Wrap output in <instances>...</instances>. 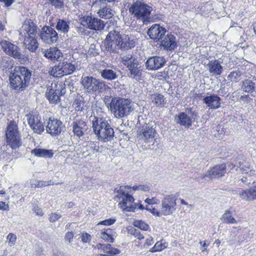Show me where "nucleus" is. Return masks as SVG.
Wrapping results in <instances>:
<instances>
[{
    "label": "nucleus",
    "instance_id": "f257e3e1",
    "mask_svg": "<svg viewBox=\"0 0 256 256\" xmlns=\"http://www.w3.org/2000/svg\"><path fill=\"white\" fill-rule=\"evenodd\" d=\"M104 45L108 51L117 53L120 50H126L134 48L135 42L131 35L120 34L118 32L112 30L106 36Z\"/></svg>",
    "mask_w": 256,
    "mask_h": 256
},
{
    "label": "nucleus",
    "instance_id": "f03ea898",
    "mask_svg": "<svg viewBox=\"0 0 256 256\" xmlns=\"http://www.w3.org/2000/svg\"><path fill=\"white\" fill-rule=\"evenodd\" d=\"M31 72L24 66H16L10 73V87L16 92L24 91L28 86L31 78Z\"/></svg>",
    "mask_w": 256,
    "mask_h": 256
},
{
    "label": "nucleus",
    "instance_id": "7ed1b4c3",
    "mask_svg": "<svg viewBox=\"0 0 256 256\" xmlns=\"http://www.w3.org/2000/svg\"><path fill=\"white\" fill-rule=\"evenodd\" d=\"M92 128L99 140L106 142L111 140L114 136V131L110 121L104 117L91 116Z\"/></svg>",
    "mask_w": 256,
    "mask_h": 256
},
{
    "label": "nucleus",
    "instance_id": "20e7f679",
    "mask_svg": "<svg viewBox=\"0 0 256 256\" xmlns=\"http://www.w3.org/2000/svg\"><path fill=\"white\" fill-rule=\"evenodd\" d=\"M131 186H120L116 196L118 206L123 210L134 212L136 209L143 210L142 204L134 202V198L132 194Z\"/></svg>",
    "mask_w": 256,
    "mask_h": 256
},
{
    "label": "nucleus",
    "instance_id": "39448f33",
    "mask_svg": "<svg viewBox=\"0 0 256 256\" xmlns=\"http://www.w3.org/2000/svg\"><path fill=\"white\" fill-rule=\"evenodd\" d=\"M80 84L84 92L89 94L108 92L111 90L104 82L92 76H82Z\"/></svg>",
    "mask_w": 256,
    "mask_h": 256
},
{
    "label": "nucleus",
    "instance_id": "423d86ee",
    "mask_svg": "<svg viewBox=\"0 0 256 256\" xmlns=\"http://www.w3.org/2000/svg\"><path fill=\"white\" fill-rule=\"evenodd\" d=\"M110 112L116 118H122L128 116L134 110V104L128 99L118 96L112 98Z\"/></svg>",
    "mask_w": 256,
    "mask_h": 256
},
{
    "label": "nucleus",
    "instance_id": "0eeeda50",
    "mask_svg": "<svg viewBox=\"0 0 256 256\" xmlns=\"http://www.w3.org/2000/svg\"><path fill=\"white\" fill-rule=\"evenodd\" d=\"M152 10V6L143 2L136 1L131 5L129 12L134 18L145 23L150 21V15Z\"/></svg>",
    "mask_w": 256,
    "mask_h": 256
},
{
    "label": "nucleus",
    "instance_id": "6e6552de",
    "mask_svg": "<svg viewBox=\"0 0 256 256\" xmlns=\"http://www.w3.org/2000/svg\"><path fill=\"white\" fill-rule=\"evenodd\" d=\"M5 136L6 144L12 150H16L22 146L21 135L16 122L12 120L8 123Z\"/></svg>",
    "mask_w": 256,
    "mask_h": 256
},
{
    "label": "nucleus",
    "instance_id": "1a4fd4ad",
    "mask_svg": "<svg viewBox=\"0 0 256 256\" xmlns=\"http://www.w3.org/2000/svg\"><path fill=\"white\" fill-rule=\"evenodd\" d=\"M46 96L50 102L52 104H58L60 102V95L64 94L65 92V84L63 82L54 83L50 88H48Z\"/></svg>",
    "mask_w": 256,
    "mask_h": 256
},
{
    "label": "nucleus",
    "instance_id": "9d476101",
    "mask_svg": "<svg viewBox=\"0 0 256 256\" xmlns=\"http://www.w3.org/2000/svg\"><path fill=\"white\" fill-rule=\"evenodd\" d=\"M157 134L155 128L150 126L140 127L137 131V138L142 142L152 144L155 142V136Z\"/></svg>",
    "mask_w": 256,
    "mask_h": 256
},
{
    "label": "nucleus",
    "instance_id": "9b49d317",
    "mask_svg": "<svg viewBox=\"0 0 256 256\" xmlns=\"http://www.w3.org/2000/svg\"><path fill=\"white\" fill-rule=\"evenodd\" d=\"M176 197L175 194L166 195L161 203V213L163 216H168L174 213L176 209Z\"/></svg>",
    "mask_w": 256,
    "mask_h": 256
},
{
    "label": "nucleus",
    "instance_id": "f8f14e48",
    "mask_svg": "<svg viewBox=\"0 0 256 256\" xmlns=\"http://www.w3.org/2000/svg\"><path fill=\"white\" fill-rule=\"evenodd\" d=\"M28 125L34 133L41 134L44 131V126L40 116L37 112L26 115Z\"/></svg>",
    "mask_w": 256,
    "mask_h": 256
},
{
    "label": "nucleus",
    "instance_id": "ddd939ff",
    "mask_svg": "<svg viewBox=\"0 0 256 256\" xmlns=\"http://www.w3.org/2000/svg\"><path fill=\"white\" fill-rule=\"evenodd\" d=\"M0 45L2 50L8 56L17 59L22 58L20 48L17 45L6 40H1Z\"/></svg>",
    "mask_w": 256,
    "mask_h": 256
},
{
    "label": "nucleus",
    "instance_id": "4468645a",
    "mask_svg": "<svg viewBox=\"0 0 256 256\" xmlns=\"http://www.w3.org/2000/svg\"><path fill=\"white\" fill-rule=\"evenodd\" d=\"M81 24L90 30H101L104 29L105 24L100 18L86 16L81 18Z\"/></svg>",
    "mask_w": 256,
    "mask_h": 256
},
{
    "label": "nucleus",
    "instance_id": "2eb2a0df",
    "mask_svg": "<svg viewBox=\"0 0 256 256\" xmlns=\"http://www.w3.org/2000/svg\"><path fill=\"white\" fill-rule=\"evenodd\" d=\"M40 38L44 43L51 44L57 42L58 36L54 28L44 26L40 31Z\"/></svg>",
    "mask_w": 256,
    "mask_h": 256
},
{
    "label": "nucleus",
    "instance_id": "dca6fc26",
    "mask_svg": "<svg viewBox=\"0 0 256 256\" xmlns=\"http://www.w3.org/2000/svg\"><path fill=\"white\" fill-rule=\"evenodd\" d=\"M38 32L36 25L31 20L24 21L22 26L20 30V35L21 38L36 36Z\"/></svg>",
    "mask_w": 256,
    "mask_h": 256
},
{
    "label": "nucleus",
    "instance_id": "f3484780",
    "mask_svg": "<svg viewBox=\"0 0 256 256\" xmlns=\"http://www.w3.org/2000/svg\"><path fill=\"white\" fill-rule=\"evenodd\" d=\"M62 122L54 118H50L46 126V130L52 136L59 134L62 130Z\"/></svg>",
    "mask_w": 256,
    "mask_h": 256
},
{
    "label": "nucleus",
    "instance_id": "a211bd4d",
    "mask_svg": "<svg viewBox=\"0 0 256 256\" xmlns=\"http://www.w3.org/2000/svg\"><path fill=\"white\" fill-rule=\"evenodd\" d=\"M166 32L165 28L159 24H152L147 32L148 35L151 39L157 42L162 39Z\"/></svg>",
    "mask_w": 256,
    "mask_h": 256
},
{
    "label": "nucleus",
    "instance_id": "6ab92c4d",
    "mask_svg": "<svg viewBox=\"0 0 256 256\" xmlns=\"http://www.w3.org/2000/svg\"><path fill=\"white\" fill-rule=\"evenodd\" d=\"M160 46L166 50L172 51L177 46L176 37L171 34H168L160 40Z\"/></svg>",
    "mask_w": 256,
    "mask_h": 256
},
{
    "label": "nucleus",
    "instance_id": "aec40b11",
    "mask_svg": "<svg viewBox=\"0 0 256 256\" xmlns=\"http://www.w3.org/2000/svg\"><path fill=\"white\" fill-rule=\"evenodd\" d=\"M234 194H238L240 197L246 201H252L256 199V184L250 187L249 189L243 190L237 188L233 191Z\"/></svg>",
    "mask_w": 256,
    "mask_h": 256
},
{
    "label": "nucleus",
    "instance_id": "412c9836",
    "mask_svg": "<svg viewBox=\"0 0 256 256\" xmlns=\"http://www.w3.org/2000/svg\"><path fill=\"white\" fill-rule=\"evenodd\" d=\"M166 62L162 56H154L150 58L146 62L148 70H157L162 68Z\"/></svg>",
    "mask_w": 256,
    "mask_h": 256
},
{
    "label": "nucleus",
    "instance_id": "4be33fe9",
    "mask_svg": "<svg viewBox=\"0 0 256 256\" xmlns=\"http://www.w3.org/2000/svg\"><path fill=\"white\" fill-rule=\"evenodd\" d=\"M226 164H222L220 165L216 166L209 170L206 174L201 176L202 178H204L206 177L210 178H220L224 176L226 172Z\"/></svg>",
    "mask_w": 256,
    "mask_h": 256
},
{
    "label": "nucleus",
    "instance_id": "5701e85b",
    "mask_svg": "<svg viewBox=\"0 0 256 256\" xmlns=\"http://www.w3.org/2000/svg\"><path fill=\"white\" fill-rule=\"evenodd\" d=\"M202 100L209 109L216 110L220 106L221 98L217 94H212L206 96Z\"/></svg>",
    "mask_w": 256,
    "mask_h": 256
},
{
    "label": "nucleus",
    "instance_id": "b1692460",
    "mask_svg": "<svg viewBox=\"0 0 256 256\" xmlns=\"http://www.w3.org/2000/svg\"><path fill=\"white\" fill-rule=\"evenodd\" d=\"M44 56L52 62L60 60L62 53L56 47H51L43 52Z\"/></svg>",
    "mask_w": 256,
    "mask_h": 256
},
{
    "label": "nucleus",
    "instance_id": "393cba45",
    "mask_svg": "<svg viewBox=\"0 0 256 256\" xmlns=\"http://www.w3.org/2000/svg\"><path fill=\"white\" fill-rule=\"evenodd\" d=\"M174 120L176 124L186 128H190L192 124V118L184 112H181L178 115H176Z\"/></svg>",
    "mask_w": 256,
    "mask_h": 256
},
{
    "label": "nucleus",
    "instance_id": "a878e982",
    "mask_svg": "<svg viewBox=\"0 0 256 256\" xmlns=\"http://www.w3.org/2000/svg\"><path fill=\"white\" fill-rule=\"evenodd\" d=\"M209 72L212 75L220 76L223 72V68L218 60H212L207 64Z\"/></svg>",
    "mask_w": 256,
    "mask_h": 256
},
{
    "label": "nucleus",
    "instance_id": "bb28decb",
    "mask_svg": "<svg viewBox=\"0 0 256 256\" xmlns=\"http://www.w3.org/2000/svg\"><path fill=\"white\" fill-rule=\"evenodd\" d=\"M24 44L25 48L32 52L36 50L38 46V44L36 38V36L23 37Z\"/></svg>",
    "mask_w": 256,
    "mask_h": 256
},
{
    "label": "nucleus",
    "instance_id": "cd10ccee",
    "mask_svg": "<svg viewBox=\"0 0 256 256\" xmlns=\"http://www.w3.org/2000/svg\"><path fill=\"white\" fill-rule=\"evenodd\" d=\"M73 132L75 135L80 137L84 135L86 130V123L81 120H75L72 122Z\"/></svg>",
    "mask_w": 256,
    "mask_h": 256
},
{
    "label": "nucleus",
    "instance_id": "c85d7f7f",
    "mask_svg": "<svg viewBox=\"0 0 256 256\" xmlns=\"http://www.w3.org/2000/svg\"><path fill=\"white\" fill-rule=\"evenodd\" d=\"M116 232L110 228L103 229L98 234L100 238L105 242H114V236Z\"/></svg>",
    "mask_w": 256,
    "mask_h": 256
},
{
    "label": "nucleus",
    "instance_id": "c756f323",
    "mask_svg": "<svg viewBox=\"0 0 256 256\" xmlns=\"http://www.w3.org/2000/svg\"><path fill=\"white\" fill-rule=\"evenodd\" d=\"M31 154L38 157L52 158L54 155V152L52 150L34 148L32 150Z\"/></svg>",
    "mask_w": 256,
    "mask_h": 256
},
{
    "label": "nucleus",
    "instance_id": "7c9ffc66",
    "mask_svg": "<svg viewBox=\"0 0 256 256\" xmlns=\"http://www.w3.org/2000/svg\"><path fill=\"white\" fill-rule=\"evenodd\" d=\"M98 249H102L104 254H107L110 256H116L120 252V250L118 248H113L110 244H97Z\"/></svg>",
    "mask_w": 256,
    "mask_h": 256
},
{
    "label": "nucleus",
    "instance_id": "2f4dec72",
    "mask_svg": "<svg viewBox=\"0 0 256 256\" xmlns=\"http://www.w3.org/2000/svg\"><path fill=\"white\" fill-rule=\"evenodd\" d=\"M125 66L128 67V70L130 71V76L131 78H134L140 76V72L138 68V63L136 60L132 63H128V62H125Z\"/></svg>",
    "mask_w": 256,
    "mask_h": 256
},
{
    "label": "nucleus",
    "instance_id": "473e14b6",
    "mask_svg": "<svg viewBox=\"0 0 256 256\" xmlns=\"http://www.w3.org/2000/svg\"><path fill=\"white\" fill-rule=\"evenodd\" d=\"M98 14L101 18L110 19L114 16V11L110 6H106L100 8Z\"/></svg>",
    "mask_w": 256,
    "mask_h": 256
},
{
    "label": "nucleus",
    "instance_id": "72a5a7b5",
    "mask_svg": "<svg viewBox=\"0 0 256 256\" xmlns=\"http://www.w3.org/2000/svg\"><path fill=\"white\" fill-rule=\"evenodd\" d=\"M60 63L61 64L64 76L72 74L76 70L75 64L70 60L60 62Z\"/></svg>",
    "mask_w": 256,
    "mask_h": 256
},
{
    "label": "nucleus",
    "instance_id": "f704fd0d",
    "mask_svg": "<svg viewBox=\"0 0 256 256\" xmlns=\"http://www.w3.org/2000/svg\"><path fill=\"white\" fill-rule=\"evenodd\" d=\"M50 74L55 78H61L64 76V72L61 64L59 62L58 64L52 66L48 72Z\"/></svg>",
    "mask_w": 256,
    "mask_h": 256
},
{
    "label": "nucleus",
    "instance_id": "c9c22d12",
    "mask_svg": "<svg viewBox=\"0 0 256 256\" xmlns=\"http://www.w3.org/2000/svg\"><path fill=\"white\" fill-rule=\"evenodd\" d=\"M70 24V21L60 19L58 20L57 22L56 28L59 32H60L64 34L66 33L69 30Z\"/></svg>",
    "mask_w": 256,
    "mask_h": 256
},
{
    "label": "nucleus",
    "instance_id": "e433bc0d",
    "mask_svg": "<svg viewBox=\"0 0 256 256\" xmlns=\"http://www.w3.org/2000/svg\"><path fill=\"white\" fill-rule=\"evenodd\" d=\"M242 89L248 93H252L255 90V84L251 80H246L242 82Z\"/></svg>",
    "mask_w": 256,
    "mask_h": 256
},
{
    "label": "nucleus",
    "instance_id": "4c0bfd02",
    "mask_svg": "<svg viewBox=\"0 0 256 256\" xmlns=\"http://www.w3.org/2000/svg\"><path fill=\"white\" fill-rule=\"evenodd\" d=\"M100 75L104 79L112 80L117 78L116 72L112 70L104 69L100 72Z\"/></svg>",
    "mask_w": 256,
    "mask_h": 256
},
{
    "label": "nucleus",
    "instance_id": "58836bf2",
    "mask_svg": "<svg viewBox=\"0 0 256 256\" xmlns=\"http://www.w3.org/2000/svg\"><path fill=\"white\" fill-rule=\"evenodd\" d=\"M152 102L157 106H162L165 103V99L161 94H154L151 96Z\"/></svg>",
    "mask_w": 256,
    "mask_h": 256
},
{
    "label": "nucleus",
    "instance_id": "ea45409f",
    "mask_svg": "<svg viewBox=\"0 0 256 256\" xmlns=\"http://www.w3.org/2000/svg\"><path fill=\"white\" fill-rule=\"evenodd\" d=\"M224 222L228 224H235L236 220L232 216V212L230 210H226L223 214L221 218Z\"/></svg>",
    "mask_w": 256,
    "mask_h": 256
},
{
    "label": "nucleus",
    "instance_id": "a19ab883",
    "mask_svg": "<svg viewBox=\"0 0 256 256\" xmlns=\"http://www.w3.org/2000/svg\"><path fill=\"white\" fill-rule=\"evenodd\" d=\"M84 101L82 98L76 97L73 102L72 106L76 110H82L84 106Z\"/></svg>",
    "mask_w": 256,
    "mask_h": 256
},
{
    "label": "nucleus",
    "instance_id": "79ce46f5",
    "mask_svg": "<svg viewBox=\"0 0 256 256\" xmlns=\"http://www.w3.org/2000/svg\"><path fill=\"white\" fill-rule=\"evenodd\" d=\"M134 225L143 230H147L149 228L148 225L142 220H135L134 222Z\"/></svg>",
    "mask_w": 256,
    "mask_h": 256
},
{
    "label": "nucleus",
    "instance_id": "37998d69",
    "mask_svg": "<svg viewBox=\"0 0 256 256\" xmlns=\"http://www.w3.org/2000/svg\"><path fill=\"white\" fill-rule=\"evenodd\" d=\"M166 247L165 244H163L162 242H158L154 244V246L150 248V251L154 252L158 251H161Z\"/></svg>",
    "mask_w": 256,
    "mask_h": 256
},
{
    "label": "nucleus",
    "instance_id": "c03bdc74",
    "mask_svg": "<svg viewBox=\"0 0 256 256\" xmlns=\"http://www.w3.org/2000/svg\"><path fill=\"white\" fill-rule=\"evenodd\" d=\"M131 188L132 190L134 191L139 190L146 192L150 190V188L148 184L134 185Z\"/></svg>",
    "mask_w": 256,
    "mask_h": 256
},
{
    "label": "nucleus",
    "instance_id": "a18cd8bd",
    "mask_svg": "<svg viewBox=\"0 0 256 256\" xmlns=\"http://www.w3.org/2000/svg\"><path fill=\"white\" fill-rule=\"evenodd\" d=\"M146 210L150 212L154 216H162V213H161V210H158L156 208H153L152 206H146Z\"/></svg>",
    "mask_w": 256,
    "mask_h": 256
},
{
    "label": "nucleus",
    "instance_id": "49530a36",
    "mask_svg": "<svg viewBox=\"0 0 256 256\" xmlns=\"http://www.w3.org/2000/svg\"><path fill=\"white\" fill-rule=\"evenodd\" d=\"M116 221V219L114 218H111L102 221H100L98 224V226L100 224L104 226H110L113 224Z\"/></svg>",
    "mask_w": 256,
    "mask_h": 256
},
{
    "label": "nucleus",
    "instance_id": "de8ad7c7",
    "mask_svg": "<svg viewBox=\"0 0 256 256\" xmlns=\"http://www.w3.org/2000/svg\"><path fill=\"white\" fill-rule=\"evenodd\" d=\"M6 238L9 241V244L10 246L14 245L16 240V234L10 233L8 234Z\"/></svg>",
    "mask_w": 256,
    "mask_h": 256
},
{
    "label": "nucleus",
    "instance_id": "09e8293b",
    "mask_svg": "<svg viewBox=\"0 0 256 256\" xmlns=\"http://www.w3.org/2000/svg\"><path fill=\"white\" fill-rule=\"evenodd\" d=\"M61 215L59 213H52L49 216V220L50 222H54L61 218Z\"/></svg>",
    "mask_w": 256,
    "mask_h": 256
},
{
    "label": "nucleus",
    "instance_id": "8fccbe9b",
    "mask_svg": "<svg viewBox=\"0 0 256 256\" xmlns=\"http://www.w3.org/2000/svg\"><path fill=\"white\" fill-rule=\"evenodd\" d=\"M242 174H248L249 176H252L254 174L255 171L250 168L248 166H245L244 168H242Z\"/></svg>",
    "mask_w": 256,
    "mask_h": 256
},
{
    "label": "nucleus",
    "instance_id": "3c124183",
    "mask_svg": "<svg viewBox=\"0 0 256 256\" xmlns=\"http://www.w3.org/2000/svg\"><path fill=\"white\" fill-rule=\"evenodd\" d=\"M50 3L58 8H61L63 5V1L62 0H49Z\"/></svg>",
    "mask_w": 256,
    "mask_h": 256
},
{
    "label": "nucleus",
    "instance_id": "603ef678",
    "mask_svg": "<svg viewBox=\"0 0 256 256\" xmlns=\"http://www.w3.org/2000/svg\"><path fill=\"white\" fill-rule=\"evenodd\" d=\"M145 202L148 204V206H152L154 204H157L159 202V200L155 197L152 198H147L144 200Z\"/></svg>",
    "mask_w": 256,
    "mask_h": 256
},
{
    "label": "nucleus",
    "instance_id": "864d4df0",
    "mask_svg": "<svg viewBox=\"0 0 256 256\" xmlns=\"http://www.w3.org/2000/svg\"><path fill=\"white\" fill-rule=\"evenodd\" d=\"M111 96H106L104 97L103 101L105 104L107 108L109 110H110V105L111 104Z\"/></svg>",
    "mask_w": 256,
    "mask_h": 256
},
{
    "label": "nucleus",
    "instance_id": "5fc2aeb1",
    "mask_svg": "<svg viewBox=\"0 0 256 256\" xmlns=\"http://www.w3.org/2000/svg\"><path fill=\"white\" fill-rule=\"evenodd\" d=\"M240 76V72H232L228 76V78L231 80H236Z\"/></svg>",
    "mask_w": 256,
    "mask_h": 256
},
{
    "label": "nucleus",
    "instance_id": "6e6d98bb",
    "mask_svg": "<svg viewBox=\"0 0 256 256\" xmlns=\"http://www.w3.org/2000/svg\"><path fill=\"white\" fill-rule=\"evenodd\" d=\"M91 239L90 235L88 233H83L82 235V240L84 242H88Z\"/></svg>",
    "mask_w": 256,
    "mask_h": 256
},
{
    "label": "nucleus",
    "instance_id": "4d7b16f0",
    "mask_svg": "<svg viewBox=\"0 0 256 256\" xmlns=\"http://www.w3.org/2000/svg\"><path fill=\"white\" fill-rule=\"evenodd\" d=\"M122 63L125 65V62H128V63H132L134 60H136L134 58H132V56H125L122 58Z\"/></svg>",
    "mask_w": 256,
    "mask_h": 256
},
{
    "label": "nucleus",
    "instance_id": "13d9d810",
    "mask_svg": "<svg viewBox=\"0 0 256 256\" xmlns=\"http://www.w3.org/2000/svg\"><path fill=\"white\" fill-rule=\"evenodd\" d=\"M51 184V181H39L36 185L37 187L46 186Z\"/></svg>",
    "mask_w": 256,
    "mask_h": 256
},
{
    "label": "nucleus",
    "instance_id": "bf43d9fd",
    "mask_svg": "<svg viewBox=\"0 0 256 256\" xmlns=\"http://www.w3.org/2000/svg\"><path fill=\"white\" fill-rule=\"evenodd\" d=\"M135 236L136 238H138V240H142L144 238V236L142 234H141L139 231L135 230L134 234H131Z\"/></svg>",
    "mask_w": 256,
    "mask_h": 256
},
{
    "label": "nucleus",
    "instance_id": "052dcab7",
    "mask_svg": "<svg viewBox=\"0 0 256 256\" xmlns=\"http://www.w3.org/2000/svg\"><path fill=\"white\" fill-rule=\"evenodd\" d=\"M34 212L38 216H42L43 214V212H42V210L38 206H34Z\"/></svg>",
    "mask_w": 256,
    "mask_h": 256
},
{
    "label": "nucleus",
    "instance_id": "680f3d73",
    "mask_svg": "<svg viewBox=\"0 0 256 256\" xmlns=\"http://www.w3.org/2000/svg\"><path fill=\"white\" fill-rule=\"evenodd\" d=\"M154 240L152 238L151 236H150L148 238H146L144 243L145 246H150L153 244Z\"/></svg>",
    "mask_w": 256,
    "mask_h": 256
},
{
    "label": "nucleus",
    "instance_id": "e2e57ef3",
    "mask_svg": "<svg viewBox=\"0 0 256 256\" xmlns=\"http://www.w3.org/2000/svg\"><path fill=\"white\" fill-rule=\"evenodd\" d=\"M74 234L72 232H68L66 234V238L70 242L71 240H72Z\"/></svg>",
    "mask_w": 256,
    "mask_h": 256
},
{
    "label": "nucleus",
    "instance_id": "0e129e2a",
    "mask_svg": "<svg viewBox=\"0 0 256 256\" xmlns=\"http://www.w3.org/2000/svg\"><path fill=\"white\" fill-rule=\"evenodd\" d=\"M8 205L6 204L4 202H0V210H6L8 209Z\"/></svg>",
    "mask_w": 256,
    "mask_h": 256
},
{
    "label": "nucleus",
    "instance_id": "69168bd1",
    "mask_svg": "<svg viewBox=\"0 0 256 256\" xmlns=\"http://www.w3.org/2000/svg\"><path fill=\"white\" fill-rule=\"evenodd\" d=\"M0 1L4 2L6 6H10L14 2V0H0Z\"/></svg>",
    "mask_w": 256,
    "mask_h": 256
},
{
    "label": "nucleus",
    "instance_id": "338daca9",
    "mask_svg": "<svg viewBox=\"0 0 256 256\" xmlns=\"http://www.w3.org/2000/svg\"><path fill=\"white\" fill-rule=\"evenodd\" d=\"M91 148L95 152H98L100 150V146L96 143H93Z\"/></svg>",
    "mask_w": 256,
    "mask_h": 256
},
{
    "label": "nucleus",
    "instance_id": "774afa93",
    "mask_svg": "<svg viewBox=\"0 0 256 256\" xmlns=\"http://www.w3.org/2000/svg\"><path fill=\"white\" fill-rule=\"evenodd\" d=\"M200 244L202 248L208 247L209 244H206V241H200Z\"/></svg>",
    "mask_w": 256,
    "mask_h": 256
}]
</instances>
